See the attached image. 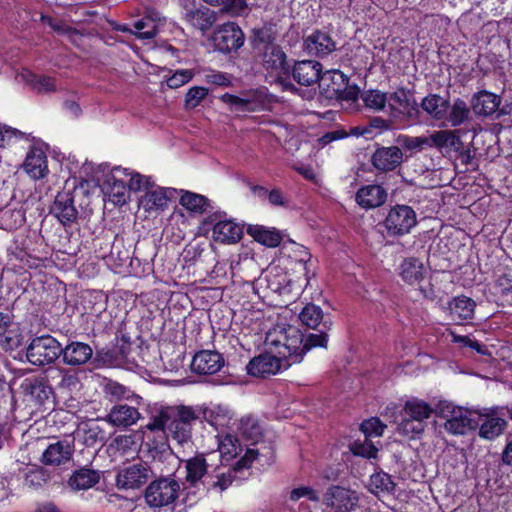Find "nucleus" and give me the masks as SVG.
Masks as SVG:
<instances>
[{"label":"nucleus","instance_id":"f257e3e1","mask_svg":"<svg viewBox=\"0 0 512 512\" xmlns=\"http://www.w3.org/2000/svg\"><path fill=\"white\" fill-rule=\"evenodd\" d=\"M200 419V410L191 406H167L151 418L147 424L150 431L166 432L178 444L184 445L192 440V430Z\"/></svg>","mask_w":512,"mask_h":512},{"label":"nucleus","instance_id":"f03ea898","mask_svg":"<svg viewBox=\"0 0 512 512\" xmlns=\"http://www.w3.org/2000/svg\"><path fill=\"white\" fill-rule=\"evenodd\" d=\"M265 343L277 349L279 356L291 365L300 363L306 354L304 335L295 326L276 325L267 333Z\"/></svg>","mask_w":512,"mask_h":512},{"label":"nucleus","instance_id":"7ed1b4c3","mask_svg":"<svg viewBox=\"0 0 512 512\" xmlns=\"http://www.w3.org/2000/svg\"><path fill=\"white\" fill-rule=\"evenodd\" d=\"M432 412V407L423 400L412 398L406 401L401 414L402 420L398 424L397 431L408 438H416L423 433L426 426L425 421L431 416Z\"/></svg>","mask_w":512,"mask_h":512},{"label":"nucleus","instance_id":"20e7f679","mask_svg":"<svg viewBox=\"0 0 512 512\" xmlns=\"http://www.w3.org/2000/svg\"><path fill=\"white\" fill-rule=\"evenodd\" d=\"M261 64L268 75L274 78L284 91H296L289 81L290 66L287 55L279 45H269L260 53Z\"/></svg>","mask_w":512,"mask_h":512},{"label":"nucleus","instance_id":"39448f33","mask_svg":"<svg viewBox=\"0 0 512 512\" xmlns=\"http://www.w3.org/2000/svg\"><path fill=\"white\" fill-rule=\"evenodd\" d=\"M180 483L172 477L152 481L145 489V502L153 509L172 506L179 496Z\"/></svg>","mask_w":512,"mask_h":512},{"label":"nucleus","instance_id":"423d86ee","mask_svg":"<svg viewBox=\"0 0 512 512\" xmlns=\"http://www.w3.org/2000/svg\"><path fill=\"white\" fill-rule=\"evenodd\" d=\"M319 86L328 99L356 101L359 95L357 85L349 84V78L340 70L325 72Z\"/></svg>","mask_w":512,"mask_h":512},{"label":"nucleus","instance_id":"0eeeda50","mask_svg":"<svg viewBox=\"0 0 512 512\" xmlns=\"http://www.w3.org/2000/svg\"><path fill=\"white\" fill-rule=\"evenodd\" d=\"M61 355V344L51 335L35 337L27 347L26 357L36 366L53 363Z\"/></svg>","mask_w":512,"mask_h":512},{"label":"nucleus","instance_id":"6e6552de","mask_svg":"<svg viewBox=\"0 0 512 512\" xmlns=\"http://www.w3.org/2000/svg\"><path fill=\"white\" fill-rule=\"evenodd\" d=\"M257 456V450L250 448L247 449L244 456L237 461L233 468L218 467L214 471L215 475H208L205 487L207 490H219L220 492L226 490L235 478V471L250 467Z\"/></svg>","mask_w":512,"mask_h":512},{"label":"nucleus","instance_id":"1a4fd4ad","mask_svg":"<svg viewBox=\"0 0 512 512\" xmlns=\"http://www.w3.org/2000/svg\"><path fill=\"white\" fill-rule=\"evenodd\" d=\"M416 224V212L408 205L391 207L384 221V226L390 236L406 235Z\"/></svg>","mask_w":512,"mask_h":512},{"label":"nucleus","instance_id":"9d476101","mask_svg":"<svg viewBox=\"0 0 512 512\" xmlns=\"http://www.w3.org/2000/svg\"><path fill=\"white\" fill-rule=\"evenodd\" d=\"M126 175V168L115 167L106 175L103 182L105 196L114 205H123L129 198V188L124 177Z\"/></svg>","mask_w":512,"mask_h":512},{"label":"nucleus","instance_id":"9b49d317","mask_svg":"<svg viewBox=\"0 0 512 512\" xmlns=\"http://www.w3.org/2000/svg\"><path fill=\"white\" fill-rule=\"evenodd\" d=\"M244 33L234 22L218 26L213 35L215 48L222 53L237 51L244 44Z\"/></svg>","mask_w":512,"mask_h":512},{"label":"nucleus","instance_id":"f8f14e48","mask_svg":"<svg viewBox=\"0 0 512 512\" xmlns=\"http://www.w3.org/2000/svg\"><path fill=\"white\" fill-rule=\"evenodd\" d=\"M291 366L289 360H283L280 356L271 353H263L252 358L247 366V373L255 377H267L275 375Z\"/></svg>","mask_w":512,"mask_h":512},{"label":"nucleus","instance_id":"ddd939ff","mask_svg":"<svg viewBox=\"0 0 512 512\" xmlns=\"http://www.w3.org/2000/svg\"><path fill=\"white\" fill-rule=\"evenodd\" d=\"M185 468L187 474L183 491L188 497L190 494L195 495L201 486H205L206 480L203 481L202 479L208 472V463L203 454H198L186 461Z\"/></svg>","mask_w":512,"mask_h":512},{"label":"nucleus","instance_id":"4468645a","mask_svg":"<svg viewBox=\"0 0 512 512\" xmlns=\"http://www.w3.org/2000/svg\"><path fill=\"white\" fill-rule=\"evenodd\" d=\"M73 439H62L49 444L43 451L41 462L47 466H61L68 463L74 454Z\"/></svg>","mask_w":512,"mask_h":512},{"label":"nucleus","instance_id":"2eb2a0df","mask_svg":"<svg viewBox=\"0 0 512 512\" xmlns=\"http://www.w3.org/2000/svg\"><path fill=\"white\" fill-rule=\"evenodd\" d=\"M359 502L356 491L340 487L332 486L325 494V503L334 512H351Z\"/></svg>","mask_w":512,"mask_h":512},{"label":"nucleus","instance_id":"dca6fc26","mask_svg":"<svg viewBox=\"0 0 512 512\" xmlns=\"http://www.w3.org/2000/svg\"><path fill=\"white\" fill-rule=\"evenodd\" d=\"M501 96L492 92L482 90L475 93L471 100V107L474 113L481 117H490L496 114V118H500L507 114L503 108L500 109Z\"/></svg>","mask_w":512,"mask_h":512},{"label":"nucleus","instance_id":"f3484780","mask_svg":"<svg viewBox=\"0 0 512 512\" xmlns=\"http://www.w3.org/2000/svg\"><path fill=\"white\" fill-rule=\"evenodd\" d=\"M51 213L64 227H71L78 219V210L70 191L59 192L51 206Z\"/></svg>","mask_w":512,"mask_h":512},{"label":"nucleus","instance_id":"a211bd4d","mask_svg":"<svg viewBox=\"0 0 512 512\" xmlns=\"http://www.w3.org/2000/svg\"><path fill=\"white\" fill-rule=\"evenodd\" d=\"M93 356V349L88 343L71 341L65 347L61 346L62 362L68 366H82L88 363Z\"/></svg>","mask_w":512,"mask_h":512},{"label":"nucleus","instance_id":"6ab92c4d","mask_svg":"<svg viewBox=\"0 0 512 512\" xmlns=\"http://www.w3.org/2000/svg\"><path fill=\"white\" fill-rule=\"evenodd\" d=\"M478 426V420L472 411L457 408L451 411L450 417L446 420L444 428L454 435H464L469 430Z\"/></svg>","mask_w":512,"mask_h":512},{"label":"nucleus","instance_id":"aec40b11","mask_svg":"<svg viewBox=\"0 0 512 512\" xmlns=\"http://www.w3.org/2000/svg\"><path fill=\"white\" fill-rule=\"evenodd\" d=\"M148 480V469L142 463H135L124 467L117 474V486L120 489H135Z\"/></svg>","mask_w":512,"mask_h":512},{"label":"nucleus","instance_id":"412c9836","mask_svg":"<svg viewBox=\"0 0 512 512\" xmlns=\"http://www.w3.org/2000/svg\"><path fill=\"white\" fill-rule=\"evenodd\" d=\"M403 161L402 150L398 146L378 148L372 155V165L382 172L395 170Z\"/></svg>","mask_w":512,"mask_h":512},{"label":"nucleus","instance_id":"4be33fe9","mask_svg":"<svg viewBox=\"0 0 512 512\" xmlns=\"http://www.w3.org/2000/svg\"><path fill=\"white\" fill-rule=\"evenodd\" d=\"M322 65L315 60H303L294 64L292 69L293 79L300 85L311 86L320 83Z\"/></svg>","mask_w":512,"mask_h":512},{"label":"nucleus","instance_id":"5701e85b","mask_svg":"<svg viewBox=\"0 0 512 512\" xmlns=\"http://www.w3.org/2000/svg\"><path fill=\"white\" fill-rule=\"evenodd\" d=\"M224 365L222 355L216 351L203 350L193 357L191 368L198 374H215Z\"/></svg>","mask_w":512,"mask_h":512},{"label":"nucleus","instance_id":"b1692460","mask_svg":"<svg viewBox=\"0 0 512 512\" xmlns=\"http://www.w3.org/2000/svg\"><path fill=\"white\" fill-rule=\"evenodd\" d=\"M304 49L310 55L324 57L336 49V43L328 33L317 30L304 39Z\"/></svg>","mask_w":512,"mask_h":512},{"label":"nucleus","instance_id":"393cba45","mask_svg":"<svg viewBox=\"0 0 512 512\" xmlns=\"http://www.w3.org/2000/svg\"><path fill=\"white\" fill-rule=\"evenodd\" d=\"M140 413L137 408L120 404L115 405L107 415V422L119 428H127L137 423L140 419Z\"/></svg>","mask_w":512,"mask_h":512},{"label":"nucleus","instance_id":"a878e982","mask_svg":"<svg viewBox=\"0 0 512 512\" xmlns=\"http://www.w3.org/2000/svg\"><path fill=\"white\" fill-rule=\"evenodd\" d=\"M197 409L200 410V417L202 416L216 429L229 427L234 416L233 411L225 405H212L210 407Z\"/></svg>","mask_w":512,"mask_h":512},{"label":"nucleus","instance_id":"bb28decb","mask_svg":"<svg viewBox=\"0 0 512 512\" xmlns=\"http://www.w3.org/2000/svg\"><path fill=\"white\" fill-rule=\"evenodd\" d=\"M484 416L485 419L479 429L480 437L492 440L504 432L507 422L502 415V408L491 410Z\"/></svg>","mask_w":512,"mask_h":512},{"label":"nucleus","instance_id":"cd10ccee","mask_svg":"<svg viewBox=\"0 0 512 512\" xmlns=\"http://www.w3.org/2000/svg\"><path fill=\"white\" fill-rule=\"evenodd\" d=\"M448 309L452 321L463 324L473 318L475 302L469 297L457 296L449 302Z\"/></svg>","mask_w":512,"mask_h":512},{"label":"nucleus","instance_id":"c85d7f7f","mask_svg":"<svg viewBox=\"0 0 512 512\" xmlns=\"http://www.w3.org/2000/svg\"><path fill=\"white\" fill-rule=\"evenodd\" d=\"M212 237L223 244L236 243L242 237V228L232 220H220L213 226Z\"/></svg>","mask_w":512,"mask_h":512},{"label":"nucleus","instance_id":"c756f323","mask_svg":"<svg viewBox=\"0 0 512 512\" xmlns=\"http://www.w3.org/2000/svg\"><path fill=\"white\" fill-rule=\"evenodd\" d=\"M23 168L32 178H43L48 172L45 153L39 148H32L25 158Z\"/></svg>","mask_w":512,"mask_h":512},{"label":"nucleus","instance_id":"7c9ffc66","mask_svg":"<svg viewBox=\"0 0 512 512\" xmlns=\"http://www.w3.org/2000/svg\"><path fill=\"white\" fill-rule=\"evenodd\" d=\"M386 198V191L379 185L364 186L356 193V202L367 209L382 205Z\"/></svg>","mask_w":512,"mask_h":512},{"label":"nucleus","instance_id":"2f4dec72","mask_svg":"<svg viewBox=\"0 0 512 512\" xmlns=\"http://www.w3.org/2000/svg\"><path fill=\"white\" fill-rule=\"evenodd\" d=\"M399 275L404 282L410 285L419 283L425 275L423 262L415 257L405 258L399 266Z\"/></svg>","mask_w":512,"mask_h":512},{"label":"nucleus","instance_id":"473e14b6","mask_svg":"<svg viewBox=\"0 0 512 512\" xmlns=\"http://www.w3.org/2000/svg\"><path fill=\"white\" fill-rule=\"evenodd\" d=\"M421 108L434 120H443L449 109V100L438 94H429L423 98Z\"/></svg>","mask_w":512,"mask_h":512},{"label":"nucleus","instance_id":"72a5a7b5","mask_svg":"<svg viewBox=\"0 0 512 512\" xmlns=\"http://www.w3.org/2000/svg\"><path fill=\"white\" fill-rule=\"evenodd\" d=\"M100 480V474L96 470L81 468L74 471L68 480V486L75 491L87 490L96 485Z\"/></svg>","mask_w":512,"mask_h":512},{"label":"nucleus","instance_id":"f704fd0d","mask_svg":"<svg viewBox=\"0 0 512 512\" xmlns=\"http://www.w3.org/2000/svg\"><path fill=\"white\" fill-rule=\"evenodd\" d=\"M445 119L451 127L461 126L471 119L470 107L462 98H456L452 104L449 103Z\"/></svg>","mask_w":512,"mask_h":512},{"label":"nucleus","instance_id":"c9c22d12","mask_svg":"<svg viewBox=\"0 0 512 512\" xmlns=\"http://www.w3.org/2000/svg\"><path fill=\"white\" fill-rule=\"evenodd\" d=\"M185 20L193 27L205 31L215 22V14L211 9L202 6L197 9L187 10Z\"/></svg>","mask_w":512,"mask_h":512},{"label":"nucleus","instance_id":"e433bc0d","mask_svg":"<svg viewBox=\"0 0 512 512\" xmlns=\"http://www.w3.org/2000/svg\"><path fill=\"white\" fill-rule=\"evenodd\" d=\"M169 199L167 189L161 187L150 188L141 198L140 204L146 211L157 210L166 207Z\"/></svg>","mask_w":512,"mask_h":512},{"label":"nucleus","instance_id":"4c0bfd02","mask_svg":"<svg viewBox=\"0 0 512 512\" xmlns=\"http://www.w3.org/2000/svg\"><path fill=\"white\" fill-rule=\"evenodd\" d=\"M430 147L455 148L461 145V140L456 130H439L429 137Z\"/></svg>","mask_w":512,"mask_h":512},{"label":"nucleus","instance_id":"58836bf2","mask_svg":"<svg viewBox=\"0 0 512 512\" xmlns=\"http://www.w3.org/2000/svg\"><path fill=\"white\" fill-rule=\"evenodd\" d=\"M247 232L254 240L268 247H276L281 242V236L277 231L264 226H249Z\"/></svg>","mask_w":512,"mask_h":512},{"label":"nucleus","instance_id":"ea45409f","mask_svg":"<svg viewBox=\"0 0 512 512\" xmlns=\"http://www.w3.org/2000/svg\"><path fill=\"white\" fill-rule=\"evenodd\" d=\"M53 372L55 375L52 379L57 380L56 387L59 390L71 392L79 387L80 379L76 372L65 368H57Z\"/></svg>","mask_w":512,"mask_h":512},{"label":"nucleus","instance_id":"a19ab883","mask_svg":"<svg viewBox=\"0 0 512 512\" xmlns=\"http://www.w3.org/2000/svg\"><path fill=\"white\" fill-rule=\"evenodd\" d=\"M180 204L190 212L202 214L209 206V200L197 193L181 191Z\"/></svg>","mask_w":512,"mask_h":512},{"label":"nucleus","instance_id":"79ce46f5","mask_svg":"<svg viewBox=\"0 0 512 512\" xmlns=\"http://www.w3.org/2000/svg\"><path fill=\"white\" fill-rule=\"evenodd\" d=\"M218 450L220 456L225 460L235 458L241 451L242 447L239 440L231 434L218 435Z\"/></svg>","mask_w":512,"mask_h":512},{"label":"nucleus","instance_id":"37998d69","mask_svg":"<svg viewBox=\"0 0 512 512\" xmlns=\"http://www.w3.org/2000/svg\"><path fill=\"white\" fill-rule=\"evenodd\" d=\"M23 336L20 329L12 321L10 326L6 327L4 333H0V347L5 351H12L19 348L22 344Z\"/></svg>","mask_w":512,"mask_h":512},{"label":"nucleus","instance_id":"c03bdc74","mask_svg":"<svg viewBox=\"0 0 512 512\" xmlns=\"http://www.w3.org/2000/svg\"><path fill=\"white\" fill-rule=\"evenodd\" d=\"M238 429L243 437L254 442H257L262 436V427L257 418L252 415L243 416Z\"/></svg>","mask_w":512,"mask_h":512},{"label":"nucleus","instance_id":"a18cd8bd","mask_svg":"<svg viewBox=\"0 0 512 512\" xmlns=\"http://www.w3.org/2000/svg\"><path fill=\"white\" fill-rule=\"evenodd\" d=\"M24 220V213L19 209L6 208L0 211V225L2 229H17L23 224Z\"/></svg>","mask_w":512,"mask_h":512},{"label":"nucleus","instance_id":"49530a36","mask_svg":"<svg viewBox=\"0 0 512 512\" xmlns=\"http://www.w3.org/2000/svg\"><path fill=\"white\" fill-rule=\"evenodd\" d=\"M135 36L139 39H152L156 36V20L150 16H145L133 24Z\"/></svg>","mask_w":512,"mask_h":512},{"label":"nucleus","instance_id":"de8ad7c7","mask_svg":"<svg viewBox=\"0 0 512 512\" xmlns=\"http://www.w3.org/2000/svg\"><path fill=\"white\" fill-rule=\"evenodd\" d=\"M299 319L305 326L315 329L323 320V311L315 304H307L300 312Z\"/></svg>","mask_w":512,"mask_h":512},{"label":"nucleus","instance_id":"09e8293b","mask_svg":"<svg viewBox=\"0 0 512 512\" xmlns=\"http://www.w3.org/2000/svg\"><path fill=\"white\" fill-rule=\"evenodd\" d=\"M104 393L111 398V400H130L131 398H140L135 395L128 387L116 382L108 381L104 386Z\"/></svg>","mask_w":512,"mask_h":512},{"label":"nucleus","instance_id":"8fccbe9b","mask_svg":"<svg viewBox=\"0 0 512 512\" xmlns=\"http://www.w3.org/2000/svg\"><path fill=\"white\" fill-rule=\"evenodd\" d=\"M370 487L371 491L374 493H391L395 489V483L393 482L392 477L389 474L381 471L374 473L370 477Z\"/></svg>","mask_w":512,"mask_h":512},{"label":"nucleus","instance_id":"3c124183","mask_svg":"<svg viewBox=\"0 0 512 512\" xmlns=\"http://www.w3.org/2000/svg\"><path fill=\"white\" fill-rule=\"evenodd\" d=\"M362 101L367 108L376 111L384 109L387 102V94L379 90H368L362 93Z\"/></svg>","mask_w":512,"mask_h":512},{"label":"nucleus","instance_id":"603ef678","mask_svg":"<svg viewBox=\"0 0 512 512\" xmlns=\"http://www.w3.org/2000/svg\"><path fill=\"white\" fill-rule=\"evenodd\" d=\"M27 81L32 89L38 93H48L56 90L55 80L49 76L30 74Z\"/></svg>","mask_w":512,"mask_h":512},{"label":"nucleus","instance_id":"864d4df0","mask_svg":"<svg viewBox=\"0 0 512 512\" xmlns=\"http://www.w3.org/2000/svg\"><path fill=\"white\" fill-rule=\"evenodd\" d=\"M125 178H129L127 185L129 190L131 191H140V190H149L150 188H153V182L151 181L150 177L141 175L139 173H133L130 172L127 169V175L124 176Z\"/></svg>","mask_w":512,"mask_h":512},{"label":"nucleus","instance_id":"5fc2aeb1","mask_svg":"<svg viewBox=\"0 0 512 512\" xmlns=\"http://www.w3.org/2000/svg\"><path fill=\"white\" fill-rule=\"evenodd\" d=\"M47 472L41 467H32L25 474L24 484L28 487H40L48 480Z\"/></svg>","mask_w":512,"mask_h":512},{"label":"nucleus","instance_id":"6e6d98bb","mask_svg":"<svg viewBox=\"0 0 512 512\" xmlns=\"http://www.w3.org/2000/svg\"><path fill=\"white\" fill-rule=\"evenodd\" d=\"M390 122L381 118V117H373L370 119L369 124L363 128H355L353 129L354 135L368 136L372 134V130H378L379 132L388 130L390 128Z\"/></svg>","mask_w":512,"mask_h":512},{"label":"nucleus","instance_id":"4d7b16f0","mask_svg":"<svg viewBox=\"0 0 512 512\" xmlns=\"http://www.w3.org/2000/svg\"><path fill=\"white\" fill-rule=\"evenodd\" d=\"M351 450L354 455L365 457L368 459L376 458L378 454V448L372 441L365 438L363 442L356 441L353 443Z\"/></svg>","mask_w":512,"mask_h":512},{"label":"nucleus","instance_id":"13d9d810","mask_svg":"<svg viewBox=\"0 0 512 512\" xmlns=\"http://www.w3.org/2000/svg\"><path fill=\"white\" fill-rule=\"evenodd\" d=\"M386 425L379 418L373 417L361 423L360 429L364 433L365 438L382 436Z\"/></svg>","mask_w":512,"mask_h":512},{"label":"nucleus","instance_id":"bf43d9fd","mask_svg":"<svg viewBox=\"0 0 512 512\" xmlns=\"http://www.w3.org/2000/svg\"><path fill=\"white\" fill-rule=\"evenodd\" d=\"M398 142L406 149L412 151H421L425 147H430V140L428 137L423 136H400Z\"/></svg>","mask_w":512,"mask_h":512},{"label":"nucleus","instance_id":"052dcab7","mask_svg":"<svg viewBox=\"0 0 512 512\" xmlns=\"http://www.w3.org/2000/svg\"><path fill=\"white\" fill-rule=\"evenodd\" d=\"M208 95V89L202 86H194L188 90L185 96V106L188 109L197 107Z\"/></svg>","mask_w":512,"mask_h":512},{"label":"nucleus","instance_id":"680f3d73","mask_svg":"<svg viewBox=\"0 0 512 512\" xmlns=\"http://www.w3.org/2000/svg\"><path fill=\"white\" fill-rule=\"evenodd\" d=\"M271 31L267 28L254 30V46L261 53L269 45H277Z\"/></svg>","mask_w":512,"mask_h":512},{"label":"nucleus","instance_id":"e2e57ef3","mask_svg":"<svg viewBox=\"0 0 512 512\" xmlns=\"http://www.w3.org/2000/svg\"><path fill=\"white\" fill-rule=\"evenodd\" d=\"M193 78V72L189 69L177 70L166 81L167 86L172 89L181 87Z\"/></svg>","mask_w":512,"mask_h":512},{"label":"nucleus","instance_id":"0e129e2a","mask_svg":"<svg viewBox=\"0 0 512 512\" xmlns=\"http://www.w3.org/2000/svg\"><path fill=\"white\" fill-rule=\"evenodd\" d=\"M289 498L291 501H294V502L300 500L301 498H306L310 501L318 502L319 494L316 490H314L313 488H311L309 486H302V487L294 488L290 492Z\"/></svg>","mask_w":512,"mask_h":512},{"label":"nucleus","instance_id":"69168bd1","mask_svg":"<svg viewBox=\"0 0 512 512\" xmlns=\"http://www.w3.org/2000/svg\"><path fill=\"white\" fill-rule=\"evenodd\" d=\"M495 293L501 296H509L512 293V274H501L494 285Z\"/></svg>","mask_w":512,"mask_h":512},{"label":"nucleus","instance_id":"338daca9","mask_svg":"<svg viewBox=\"0 0 512 512\" xmlns=\"http://www.w3.org/2000/svg\"><path fill=\"white\" fill-rule=\"evenodd\" d=\"M328 342V335L325 332L319 334L309 333L304 336L305 352L315 347H326Z\"/></svg>","mask_w":512,"mask_h":512},{"label":"nucleus","instance_id":"774afa93","mask_svg":"<svg viewBox=\"0 0 512 512\" xmlns=\"http://www.w3.org/2000/svg\"><path fill=\"white\" fill-rule=\"evenodd\" d=\"M221 5H223L221 11L232 16L241 15L247 7L246 0H225Z\"/></svg>","mask_w":512,"mask_h":512}]
</instances>
